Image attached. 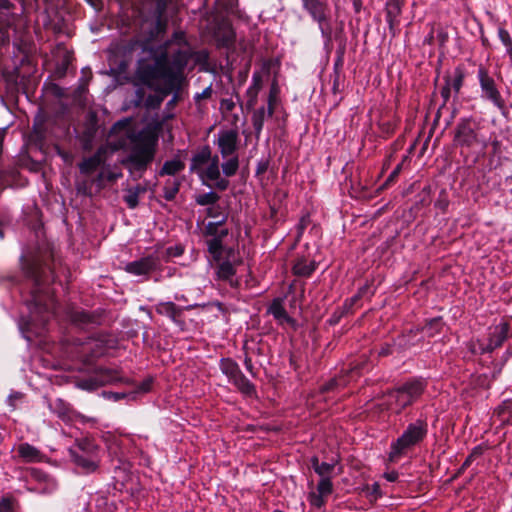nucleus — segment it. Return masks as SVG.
<instances>
[{"instance_id":"1","label":"nucleus","mask_w":512,"mask_h":512,"mask_svg":"<svg viewBox=\"0 0 512 512\" xmlns=\"http://www.w3.org/2000/svg\"><path fill=\"white\" fill-rule=\"evenodd\" d=\"M190 57L183 33L176 32L173 38L165 43L164 51L153 64H143L138 68L137 77L150 87L157 81H162L165 94L177 91L184 80V70Z\"/></svg>"},{"instance_id":"2","label":"nucleus","mask_w":512,"mask_h":512,"mask_svg":"<svg viewBox=\"0 0 512 512\" xmlns=\"http://www.w3.org/2000/svg\"><path fill=\"white\" fill-rule=\"evenodd\" d=\"M109 144L113 150L122 149L129 144V154L123 160V165L131 174L140 177L154 159L158 135L150 128L134 132L131 129V121L124 119L112 126Z\"/></svg>"},{"instance_id":"3","label":"nucleus","mask_w":512,"mask_h":512,"mask_svg":"<svg viewBox=\"0 0 512 512\" xmlns=\"http://www.w3.org/2000/svg\"><path fill=\"white\" fill-rule=\"evenodd\" d=\"M23 269L27 276L34 281L35 286L28 304L30 312L33 316L39 317L41 322H46L55 313L54 299L44 292L46 282L44 278L48 268L44 267L38 260H33L25 263Z\"/></svg>"},{"instance_id":"4","label":"nucleus","mask_w":512,"mask_h":512,"mask_svg":"<svg viewBox=\"0 0 512 512\" xmlns=\"http://www.w3.org/2000/svg\"><path fill=\"white\" fill-rule=\"evenodd\" d=\"M427 382L423 378H411L389 391L385 396V404L388 410L400 413L406 407L412 405L423 394Z\"/></svg>"},{"instance_id":"5","label":"nucleus","mask_w":512,"mask_h":512,"mask_svg":"<svg viewBox=\"0 0 512 512\" xmlns=\"http://www.w3.org/2000/svg\"><path fill=\"white\" fill-rule=\"evenodd\" d=\"M428 424L417 419L410 423L403 433L391 443L389 459L395 461L405 455L413 447L419 445L427 436Z\"/></svg>"},{"instance_id":"6","label":"nucleus","mask_w":512,"mask_h":512,"mask_svg":"<svg viewBox=\"0 0 512 512\" xmlns=\"http://www.w3.org/2000/svg\"><path fill=\"white\" fill-rule=\"evenodd\" d=\"M70 455L73 462L85 473L94 472L99 466L98 447L88 439L79 440L70 449Z\"/></svg>"},{"instance_id":"7","label":"nucleus","mask_w":512,"mask_h":512,"mask_svg":"<svg viewBox=\"0 0 512 512\" xmlns=\"http://www.w3.org/2000/svg\"><path fill=\"white\" fill-rule=\"evenodd\" d=\"M303 9L315 21L324 37L331 34V9L327 0H301Z\"/></svg>"},{"instance_id":"8","label":"nucleus","mask_w":512,"mask_h":512,"mask_svg":"<svg viewBox=\"0 0 512 512\" xmlns=\"http://www.w3.org/2000/svg\"><path fill=\"white\" fill-rule=\"evenodd\" d=\"M477 78L481 90V98L490 101L499 110H503L505 108V101L496 84V81L490 75L488 69L485 66L479 65L477 70Z\"/></svg>"},{"instance_id":"9","label":"nucleus","mask_w":512,"mask_h":512,"mask_svg":"<svg viewBox=\"0 0 512 512\" xmlns=\"http://www.w3.org/2000/svg\"><path fill=\"white\" fill-rule=\"evenodd\" d=\"M220 369L241 393L246 396H253L255 394V386L246 378L235 361L230 358L222 359L220 361Z\"/></svg>"},{"instance_id":"10","label":"nucleus","mask_w":512,"mask_h":512,"mask_svg":"<svg viewBox=\"0 0 512 512\" xmlns=\"http://www.w3.org/2000/svg\"><path fill=\"white\" fill-rule=\"evenodd\" d=\"M510 324L508 322H501L498 325L494 326L490 335L489 341L487 345H479V349L477 350L475 344L471 343L469 349L472 353H490L495 349L499 348L510 335Z\"/></svg>"},{"instance_id":"11","label":"nucleus","mask_w":512,"mask_h":512,"mask_svg":"<svg viewBox=\"0 0 512 512\" xmlns=\"http://www.w3.org/2000/svg\"><path fill=\"white\" fill-rule=\"evenodd\" d=\"M478 125L472 119H462L457 124L455 131V142L457 145L472 147L476 144L481 143L478 137ZM485 146V142H482Z\"/></svg>"},{"instance_id":"12","label":"nucleus","mask_w":512,"mask_h":512,"mask_svg":"<svg viewBox=\"0 0 512 512\" xmlns=\"http://www.w3.org/2000/svg\"><path fill=\"white\" fill-rule=\"evenodd\" d=\"M129 379L124 377L117 369L100 367L95 373V377L82 384L87 389H95L99 386L117 383H128Z\"/></svg>"},{"instance_id":"13","label":"nucleus","mask_w":512,"mask_h":512,"mask_svg":"<svg viewBox=\"0 0 512 512\" xmlns=\"http://www.w3.org/2000/svg\"><path fill=\"white\" fill-rule=\"evenodd\" d=\"M159 267V257L148 255L146 257L127 263L125 266V271L135 276H147L151 272L158 270Z\"/></svg>"},{"instance_id":"14","label":"nucleus","mask_w":512,"mask_h":512,"mask_svg":"<svg viewBox=\"0 0 512 512\" xmlns=\"http://www.w3.org/2000/svg\"><path fill=\"white\" fill-rule=\"evenodd\" d=\"M147 5H152L153 10L151 16H144V21H148V18L151 17V20L155 23V28L151 32V36L154 37L159 33L163 32L166 28V21L163 20V15L166 11L167 1L166 0H147L144 4L143 8Z\"/></svg>"},{"instance_id":"15","label":"nucleus","mask_w":512,"mask_h":512,"mask_svg":"<svg viewBox=\"0 0 512 512\" xmlns=\"http://www.w3.org/2000/svg\"><path fill=\"white\" fill-rule=\"evenodd\" d=\"M238 132L222 130L218 133L217 146L223 158L233 156L237 150Z\"/></svg>"},{"instance_id":"16","label":"nucleus","mask_w":512,"mask_h":512,"mask_svg":"<svg viewBox=\"0 0 512 512\" xmlns=\"http://www.w3.org/2000/svg\"><path fill=\"white\" fill-rule=\"evenodd\" d=\"M403 5V0H386V21L389 26V31L393 36L396 34L397 26L400 23V15L402 13Z\"/></svg>"},{"instance_id":"17","label":"nucleus","mask_w":512,"mask_h":512,"mask_svg":"<svg viewBox=\"0 0 512 512\" xmlns=\"http://www.w3.org/2000/svg\"><path fill=\"white\" fill-rule=\"evenodd\" d=\"M18 457L26 463H37L44 459L43 453L29 443H21L16 447Z\"/></svg>"},{"instance_id":"18","label":"nucleus","mask_w":512,"mask_h":512,"mask_svg":"<svg viewBox=\"0 0 512 512\" xmlns=\"http://www.w3.org/2000/svg\"><path fill=\"white\" fill-rule=\"evenodd\" d=\"M263 86V77L261 72H254L252 76L251 85L246 91L247 101L246 107L247 109H253L257 103L258 94Z\"/></svg>"},{"instance_id":"19","label":"nucleus","mask_w":512,"mask_h":512,"mask_svg":"<svg viewBox=\"0 0 512 512\" xmlns=\"http://www.w3.org/2000/svg\"><path fill=\"white\" fill-rule=\"evenodd\" d=\"M465 79V69L463 66H457L452 75H446L444 77L445 84L449 85V87L454 91L455 95L460 93V90L463 86Z\"/></svg>"},{"instance_id":"20","label":"nucleus","mask_w":512,"mask_h":512,"mask_svg":"<svg viewBox=\"0 0 512 512\" xmlns=\"http://www.w3.org/2000/svg\"><path fill=\"white\" fill-rule=\"evenodd\" d=\"M228 234L227 229L220 230V237L210 238L206 241L208 252L212 255L214 260L220 261L223 255L222 239Z\"/></svg>"},{"instance_id":"21","label":"nucleus","mask_w":512,"mask_h":512,"mask_svg":"<svg viewBox=\"0 0 512 512\" xmlns=\"http://www.w3.org/2000/svg\"><path fill=\"white\" fill-rule=\"evenodd\" d=\"M211 150L208 146L203 147L198 153H196L192 160L190 170L195 171L198 174L201 170L207 165L208 162L212 159Z\"/></svg>"},{"instance_id":"22","label":"nucleus","mask_w":512,"mask_h":512,"mask_svg":"<svg viewBox=\"0 0 512 512\" xmlns=\"http://www.w3.org/2000/svg\"><path fill=\"white\" fill-rule=\"evenodd\" d=\"M29 475L36 481L40 483H45V487L39 488L38 490L43 493H50L54 491L57 487V483L54 479L50 478L47 474L38 470L36 468H31L28 470Z\"/></svg>"},{"instance_id":"23","label":"nucleus","mask_w":512,"mask_h":512,"mask_svg":"<svg viewBox=\"0 0 512 512\" xmlns=\"http://www.w3.org/2000/svg\"><path fill=\"white\" fill-rule=\"evenodd\" d=\"M103 149H99L93 156L84 159L79 169L83 174H90L95 171L104 161Z\"/></svg>"},{"instance_id":"24","label":"nucleus","mask_w":512,"mask_h":512,"mask_svg":"<svg viewBox=\"0 0 512 512\" xmlns=\"http://www.w3.org/2000/svg\"><path fill=\"white\" fill-rule=\"evenodd\" d=\"M199 176L202 179L203 183H205V180L214 181L215 179L219 178L220 168L219 157L217 155H214L212 157L210 162H208L207 165L201 170Z\"/></svg>"},{"instance_id":"25","label":"nucleus","mask_w":512,"mask_h":512,"mask_svg":"<svg viewBox=\"0 0 512 512\" xmlns=\"http://www.w3.org/2000/svg\"><path fill=\"white\" fill-rule=\"evenodd\" d=\"M316 269V262L314 260L300 257L293 265V273L301 277H309Z\"/></svg>"},{"instance_id":"26","label":"nucleus","mask_w":512,"mask_h":512,"mask_svg":"<svg viewBox=\"0 0 512 512\" xmlns=\"http://www.w3.org/2000/svg\"><path fill=\"white\" fill-rule=\"evenodd\" d=\"M182 311L183 309L173 302H161L156 306V312L158 314L167 316L173 321H177V318L182 315Z\"/></svg>"},{"instance_id":"27","label":"nucleus","mask_w":512,"mask_h":512,"mask_svg":"<svg viewBox=\"0 0 512 512\" xmlns=\"http://www.w3.org/2000/svg\"><path fill=\"white\" fill-rule=\"evenodd\" d=\"M272 115L273 114H268V107L265 108L262 106L254 110L251 121L257 137L262 132L265 119L270 118Z\"/></svg>"},{"instance_id":"28","label":"nucleus","mask_w":512,"mask_h":512,"mask_svg":"<svg viewBox=\"0 0 512 512\" xmlns=\"http://www.w3.org/2000/svg\"><path fill=\"white\" fill-rule=\"evenodd\" d=\"M235 272L233 264L229 261H222L217 267L218 278L220 280L228 281L230 284L233 283Z\"/></svg>"},{"instance_id":"29","label":"nucleus","mask_w":512,"mask_h":512,"mask_svg":"<svg viewBox=\"0 0 512 512\" xmlns=\"http://www.w3.org/2000/svg\"><path fill=\"white\" fill-rule=\"evenodd\" d=\"M269 312L277 319L280 323H290L292 318L287 314L285 308L279 300H274L269 308Z\"/></svg>"},{"instance_id":"30","label":"nucleus","mask_w":512,"mask_h":512,"mask_svg":"<svg viewBox=\"0 0 512 512\" xmlns=\"http://www.w3.org/2000/svg\"><path fill=\"white\" fill-rule=\"evenodd\" d=\"M185 165L179 159L166 161L160 171V175H175L184 169Z\"/></svg>"},{"instance_id":"31","label":"nucleus","mask_w":512,"mask_h":512,"mask_svg":"<svg viewBox=\"0 0 512 512\" xmlns=\"http://www.w3.org/2000/svg\"><path fill=\"white\" fill-rule=\"evenodd\" d=\"M243 351H244V366H245L246 370L251 374V376L254 377L256 375V371H255L253 361H252L254 349L249 345V343H245L243 346Z\"/></svg>"},{"instance_id":"32","label":"nucleus","mask_w":512,"mask_h":512,"mask_svg":"<svg viewBox=\"0 0 512 512\" xmlns=\"http://www.w3.org/2000/svg\"><path fill=\"white\" fill-rule=\"evenodd\" d=\"M239 168V160L236 155L231 156L226 162L222 164V170L225 176L231 177L236 174Z\"/></svg>"},{"instance_id":"33","label":"nucleus","mask_w":512,"mask_h":512,"mask_svg":"<svg viewBox=\"0 0 512 512\" xmlns=\"http://www.w3.org/2000/svg\"><path fill=\"white\" fill-rule=\"evenodd\" d=\"M367 290H368V287L363 286L358 290V292L354 296L347 299L344 302L343 307H342L344 312L349 313L352 310L353 306L364 296V294L367 292Z\"/></svg>"},{"instance_id":"34","label":"nucleus","mask_w":512,"mask_h":512,"mask_svg":"<svg viewBox=\"0 0 512 512\" xmlns=\"http://www.w3.org/2000/svg\"><path fill=\"white\" fill-rule=\"evenodd\" d=\"M220 199L215 192H207L196 196V203L201 206L214 205Z\"/></svg>"},{"instance_id":"35","label":"nucleus","mask_w":512,"mask_h":512,"mask_svg":"<svg viewBox=\"0 0 512 512\" xmlns=\"http://www.w3.org/2000/svg\"><path fill=\"white\" fill-rule=\"evenodd\" d=\"M442 329V320L441 318H433L427 322V324L423 327V331L430 337L439 333Z\"/></svg>"},{"instance_id":"36","label":"nucleus","mask_w":512,"mask_h":512,"mask_svg":"<svg viewBox=\"0 0 512 512\" xmlns=\"http://www.w3.org/2000/svg\"><path fill=\"white\" fill-rule=\"evenodd\" d=\"M498 36L503 45L506 47L507 54L512 60V38L510 33L503 27L498 28Z\"/></svg>"},{"instance_id":"37","label":"nucleus","mask_w":512,"mask_h":512,"mask_svg":"<svg viewBox=\"0 0 512 512\" xmlns=\"http://www.w3.org/2000/svg\"><path fill=\"white\" fill-rule=\"evenodd\" d=\"M316 491L323 495L325 498L332 494L333 484L331 478H320V481L317 484Z\"/></svg>"},{"instance_id":"38","label":"nucleus","mask_w":512,"mask_h":512,"mask_svg":"<svg viewBox=\"0 0 512 512\" xmlns=\"http://www.w3.org/2000/svg\"><path fill=\"white\" fill-rule=\"evenodd\" d=\"M179 191V184L175 180H168L164 187V198L171 201Z\"/></svg>"},{"instance_id":"39","label":"nucleus","mask_w":512,"mask_h":512,"mask_svg":"<svg viewBox=\"0 0 512 512\" xmlns=\"http://www.w3.org/2000/svg\"><path fill=\"white\" fill-rule=\"evenodd\" d=\"M336 466V461H332L330 463L328 462H321V465L317 467L316 472L320 478H331V474L334 471Z\"/></svg>"},{"instance_id":"40","label":"nucleus","mask_w":512,"mask_h":512,"mask_svg":"<svg viewBox=\"0 0 512 512\" xmlns=\"http://www.w3.org/2000/svg\"><path fill=\"white\" fill-rule=\"evenodd\" d=\"M348 382H349V380L347 379L346 376H340L337 378H333L329 382H327L325 385H323L322 391H324V392L330 391L339 386L344 387L347 385Z\"/></svg>"},{"instance_id":"41","label":"nucleus","mask_w":512,"mask_h":512,"mask_svg":"<svg viewBox=\"0 0 512 512\" xmlns=\"http://www.w3.org/2000/svg\"><path fill=\"white\" fill-rule=\"evenodd\" d=\"M224 223V220L218 222H209L204 228V235L211 238L220 237L219 227Z\"/></svg>"},{"instance_id":"42","label":"nucleus","mask_w":512,"mask_h":512,"mask_svg":"<svg viewBox=\"0 0 512 512\" xmlns=\"http://www.w3.org/2000/svg\"><path fill=\"white\" fill-rule=\"evenodd\" d=\"M277 98H278V88H277V85L276 83H273L272 86H271V89H270V93H269V96H268V114H273L274 113V107L277 103Z\"/></svg>"},{"instance_id":"43","label":"nucleus","mask_w":512,"mask_h":512,"mask_svg":"<svg viewBox=\"0 0 512 512\" xmlns=\"http://www.w3.org/2000/svg\"><path fill=\"white\" fill-rule=\"evenodd\" d=\"M308 501L311 506L316 507V508H321L322 506L325 505V502H326L325 497L323 495H321L320 493H318L317 491H311L308 494Z\"/></svg>"},{"instance_id":"44","label":"nucleus","mask_w":512,"mask_h":512,"mask_svg":"<svg viewBox=\"0 0 512 512\" xmlns=\"http://www.w3.org/2000/svg\"><path fill=\"white\" fill-rule=\"evenodd\" d=\"M366 489L368 495L374 500L378 499L381 496L380 485L377 482L373 483L371 486H367Z\"/></svg>"},{"instance_id":"45","label":"nucleus","mask_w":512,"mask_h":512,"mask_svg":"<svg viewBox=\"0 0 512 512\" xmlns=\"http://www.w3.org/2000/svg\"><path fill=\"white\" fill-rule=\"evenodd\" d=\"M236 104L233 99H222L220 103V107L225 112H231L235 108Z\"/></svg>"},{"instance_id":"46","label":"nucleus","mask_w":512,"mask_h":512,"mask_svg":"<svg viewBox=\"0 0 512 512\" xmlns=\"http://www.w3.org/2000/svg\"><path fill=\"white\" fill-rule=\"evenodd\" d=\"M125 202L129 208H135L138 205V194L136 192H131L125 197Z\"/></svg>"},{"instance_id":"47","label":"nucleus","mask_w":512,"mask_h":512,"mask_svg":"<svg viewBox=\"0 0 512 512\" xmlns=\"http://www.w3.org/2000/svg\"><path fill=\"white\" fill-rule=\"evenodd\" d=\"M72 320L80 323H87L90 321V316L86 312H75Z\"/></svg>"},{"instance_id":"48","label":"nucleus","mask_w":512,"mask_h":512,"mask_svg":"<svg viewBox=\"0 0 512 512\" xmlns=\"http://www.w3.org/2000/svg\"><path fill=\"white\" fill-rule=\"evenodd\" d=\"M214 182L215 188L220 191L226 190L229 186V181L225 178H221V176H219L218 179H215Z\"/></svg>"},{"instance_id":"49","label":"nucleus","mask_w":512,"mask_h":512,"mask_svg":"<svg viewBox=\"0 0 512 512\" xmlns=\"http://www.w3.org/2000/svg\"><path fill=\"white\" fill-rule=\"evenodd\" d=\"M0 512H13V503L9 499H2L0 501Z\"/></svg>"},{"instance_id":"50","label":"nucleus","mask_w":512,"mask_h":512,"mask_svg":"<svg viewBox=\"0 0 512 512\" xmlns=\"http://www.w3.org/2000/svg\"><path fill=\"white\" fill-rule=\"evenodd\" d=\"M212 95V88L209 86L205 88L201 93L195 95V100L200 101L202 99H208Z\"/></svg>"},{"instance_id":"51","label":"nucleus","mask_w":512,"mask_h":512,"mask_svg":"<svg viewBox=\"0 0 512 512\" xmlns=\"http://www.w3.org/2000/svg\"><path fill=\"white\" fill-rule=\"evenodd\" d=\"M152 381L150 379L143 381L141 384L137 386L136 392L146 393L151 388Z\"/></svg>"},{"instance_id":"52","label":"nucleus","mask_w":512,"mask_h":512,"mask_svg":"<svg viewBox=\"0 0 512 512\" xmlns=\"http://www.w3.org/2000/svg\"><path fill=\"white\" fill-rule=\"evenodd\" d=\"M451 91H453V90L447 84H445L443 86V88L441 89L440 93H441V97L443 98L444 104H446L449 101L450 96H451Z\"/></svg>"},{"instance_id":"53","label":"nucleus","mask_w":512,"mask_h":512,"mask_svg":"<svg viewBox=\"0 0 512 512\" xmlns=\"http://www.w3.org/2000/svg\"><path fill=\"white\" fill-rule=\"evenodd\" d=\"M95 181L99 187L104 186V183L106 182V169H102L100 171V173L97 175Z\"/></svg>"},{"instance_id":"54","label":"nucleus","mask_w":512,"mask_h":512,"mask_svg":"<svg viewBox=\"0 0 512 512\" xmlns=\"http://www.w3.org/2000/svg\"><path fill=\"white\" fill-rule=\"evenodd\" d=\"M121 174L115 173L113 171H110L106 169V181L113 182L115 181Z\"/></svg>"},{"instance_id":"55","label":"nucleus","mask_w":512,"mask_h":512,"mask_svg":"<svg viewBox=\"0 0 512 512\" xmlns=\"http://www.w3.org/2000/svg\"><path fill=\"white\" fill-rule=\"evenodd\" d=\"M398 476V472L396 471H391L384 474V477L389 482H395L398 479Z\"/></svg>"},{"instance_id":"56","label":"nucleus","mask_w":512,"mask_h":512,"mask_svg":"<svg viewBox=\"0 0 512 512\" xmlns=\"http://www.w3.org/2000/svg\"><path fill=\"white\" fill-rule=\"evenodd\" d=\"M483 451V447L479 445L476 446L469 455H471L475 459L477 457H480L483 454Z\"/></svg>"},{"instance_id":"57","label":"nucleus","mask_w":512,"mask_h":512,"mask_svg":"<svg viewBox=\"0 0 512 512\" xmlns=\"http://www.w3.org/2000/svg\"><path fill=\"white\" fill-rule=\"evenodd\" d=\"M400 169L401 167L400 166H397L394 171L389 175L388 179L386 180V184H388L389 182L393 181L395 177L398 176L399 172H400Z\"/></svg>"},{"instance_id":"58","label":"nucleus","mask_w":512,"mask_h":512,"mask_svg":"<svg viewBox=\"0 0 512 512\" xmlns=\"http://www.w3.org/2000/svg\"><path fill=\"white\" fill-rule=\"evenodd\" d=\"M310 463L315 472H316V469H318L317 467H319L321 465V462L319 461L317 456H313L310 459Z\"/></svg>"},{"instance_id":"59","label":"nucleus","mask_w":512,"mask_h":512,"mask_svg":"<svg viewBox=\"0 0 512 512\" xmlns=\"http://www.w3.org/2000/svg\"><path fill=\"white\" fill-rule=\"evenodd\" d=\"M207 215L209 217H217L218 216V212H217V209L216 207L212 206V207H209L207 209Z\"/></svg>"},{"instance_id":"60","label":"nucleus","mask_w":512,"mask_h":512,"mask_svg":"<svg viewBox=\"0 0 512 512\" xmlns=\"http://www.w3.org/2000/svg\"><path fill=\"white\" fill-rule=\"evenodd\" d=\"M346 314V312H344V310L342 309V312L337 315V313H334V315L332 316L331 318V323H337L339 321V319L341 318L342 315Z\"/></svg>"},{"instance_id":"61","label":"nucleus","mask_w":512,"mask_h":512,"mask_svg":"<svg viewBox=\"0 0 512 512\" xmlns=\"http://www.w3.org/2000/svg\"><path fill=\"white\" fill-rule=\"evenodd\" d=\"M474 460V458L471 456V455H468V457L466 458V460L464 461L463 465H462V468H467L468 466H470V464L472 463V461Z\"/></svg>"},{"instance_id":"62","label":"nucleus","mask_w":512,"mask_h":512,"mask_svg":"<svg viewBox=\"0 0 512 512\" xmlns=\"http://www.w3.org/2000/svg\"><path fill=\"white\" fill-rule=\"evenodd\" d=\"M390 353V348L389 347H386V348H382L381 351L379 352L380 355H388Z\"/></svg>"},{"instance_id":"63","label":"nucleus","mask_w":512,"mask_h":512,"mask_svg":"<svg viewBox=\"0 0 512 512\" xmlns=\"http://www.w3.org/2000/svg\"><path fill=\"white\" fill-rule=\"evenodd\" d=\"M58 154L65 160L67 161L69 159V155L66 153V152H62L60 150H58Z\"/></svg>"},{"instance_id":"64","label":"nucleus","mask_w":512,"mask_h":512,"mask_svg":"<svg viewBox=\"0 0 512 512\" xmlns=\"http://www.w3.org/2000/svg\"><path fill=\"white\" fill-rule=\"evenodd\" d=\"M126 396L124 393H115V400L122 399Z\"/></svg>"}]
</instances>
